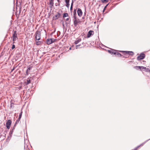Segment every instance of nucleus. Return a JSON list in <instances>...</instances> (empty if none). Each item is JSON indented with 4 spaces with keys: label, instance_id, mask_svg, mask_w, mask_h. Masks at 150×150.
I'll use <instances>...</instances> for the list:
<instances>
[{
    "label": "nucleus",
    "instance_id": "nucleus-13",
    "mask_svg": "<svg viewBox=\"0 0 150 150\" xmlns=\"http://www.w3.org/2000/svg\"><path fill=\"white\" fill-rule=\"evenodd\" d=\"M32 67H30L27 69L26 71V74L27 75H28V72H29L30 71Z\"/></svg>",
    "mask_w": 150,
    "mask_h": 150
},
{
    "label": "nucleus",
    "instance_id": "nucleus-30",
    "mask_svg": "<svg viewBox=\"0 0 150 150\" xmlns=\"http://www.w3.org/2000/svg\"><path fill=\"white\" fill-rule=\"evenodd\" d=\"M50 5V12H51V11L52 10L53 7L54 6V4H49Z\"/></svg>",
    "mask_w": 150,
    "mask_h": 150
},
{
    "label": "nucleus",
    "instance_id": "nucleus-31",
    "mask_svg": "<svg viewBox=\"0 0 150 150\" xmlns=\"http://www.w3.org/2000/svg\"><path fill=\"white\" fill-rule=\"evenodd\" d=\"M74 19L73 20V21H77V20L78 19H79L78 18H77L76 17V16H73Z\"/></svg>",
    "mask_w": 150,
    "mask_h": 150
},
{
    "label": "nucleus",
    "instance_id": "nucleus-18",
    "mask_svg": "<svg viewBox=\"0 0 150 150\" xmlns=\"http://www.w3.org/2000/svg\"><path fill=\"white\" fill-rule=\"evenodd\" d=\"M69 18H68L66 19V25L68 24H70V22H71V19L70 20L69 22H67V21H69Z\"/></svg>",
    "mask_w": 150,
    "mask_h": 150
},
{
    "label": "nucleus",
    "instance_id": "nucleus-5",
    "mask_svg": "<svg viewBox=\"0 0 150 150\" xmlns=\"http://www.w3.org/2000/svg\"><path fill=\"white\" fill-rule=\"evenodd\" d=\"M12 123V121L11 120H7L6 123V127L8 129H9Z\"/></svg>",
    "mask_w": 150,
    "mask_h": 150
},
{
    "label": "nucleus",
    "instance_id": "nucleus-59",
    "mask_svg": "<svg viewBox=\"0 0 150 150\" xmlns=\"http://www.w3.org/2000/svg\"><path fill=\"white\" fill-rule=\"evenodd\" d=\"M86 13H84V14H85H85H86Z\"/></svg>",
    "mask_w": 150,
    "mask_h": 150
},
{
    "label": "nucleus",
    "instance_id": "nucleus-23",
    "mask_svg": "<svg viewBox=\"0 0 150 150\" xmlns=\"http://www.w3.org/2000/svg\"><path fill=\"white\" fill-rule=\"evenodd\" d=\"M109 0H100L103 3H106L108 2Z\"/></svg>",
    "mask_w": 150,
    "mask_h": 150
},
{
    "label": "nucleus",
    "instance_id": "nucleus-36",
    "mask_svg": "<svg viewBox=\"0 0 150 150\" xmlns=\"http://www.w3.org/2000/svg\"><path fill=\"white\" fill-rule=\"evenodd\" d=\"M15 48V45L14 44H13L12 47H11L12 49L13 50Z\"/></svg>",
    "mask_w": 150,
    "mask_h": 150
},
{
    "label": "nucleus",
    "instance_id": "nucleus-19",
    "mask_svg": "<svg viewBox=\"0 0 150 150\" xmlns=\"http://www.w3.org/2000/svg\"><path fill=\"white\" fill-rule=\"evenodd\" d=\"M14 131V130H13V129H12L11 130H10L9 133V135H10V138H11V137H12V135Z\"/></svg>",
    "mask_w": 150,
    "mask_h": 150
},
{
    "label": "nucleus",
    "instance_id": "nucleus-11",
    "mask_svg": "<svg viewBox=\"0 0 150 150\" xmlns=\"http://www.w3.org/2000/svg\"><path fill=\"white\" fill-rule=\"evenodd\" d=\"M74 25L75 27H76L78 25V23H80L81 21L79 19H78L77 21H74Z\"/></svg>",
    "mask_w": 150,
    "mask_h": 150
},
{
    "label": "nucleus",
    "instance_id": "nucleus-34",
    "mask_svg": "<svg viewBox=\"0 0 150 150\" xmlns=\"http://www.w3.org/2000/svg\"><path fill=\"white\" fill-rule=\"evenodd\" d=\"M117 55L119 57H120L122 56V55L120 53L118 52H117Z\"/></svg>",
    "mask_w": 150,
    "mask_h": 150
},
{
    "label": "nucleus",
    "instance_id": "nucleus-14",
    "mask_svg": "<svg viewBox=\"0 0 150 150\" xmlns=\"http://www.w3.org/2000/svg\"><path fill=\"white\" fill-rule=\"evenodd\" d=\"M81 40V38H78L74 42V43L75 45H76L78 44L79 42H80Z\"/></svg>",
    "mask_w": 150,
    "mask_h": 150
},
{
    "label": "nucleus",
    "instance_id": "nucleus-20",
    "mask_svg": "<svg viewBox=\"0 0 150 150\" xmlns=\"http://www.w3.org/2000/svg\"><path fill=\"white\" fill-rule=\"evenodd\" d=\"M109 3H108V4H107L106 5V6L104 7V8L103 10V13L106 10L107 7L109 5Z\"/></svg>",
    "mask_w": 150,
    "mask_h": 150
},
{
    "label": "nucleus",
    "instance_id": "nucleus-51",
    "mask_svg": "<svg viewBox=\"0 0 150 150\" xmlns=\"http://www.w3.org/2000/svg\"><path fill=\"white\" fill-rule=\"evenodd\" d=\"M15 127H13V128H12V129H13V130H14L15 129Z\"/></svg>",
    "mask_w": 150,
    "mask_h": 150
},
{
    "label": "nucleus",
    "instance_id": "nucleus-41",
    "mask_svg": "<svg viewBox=\"0 0 150 150\" xmlns=\"http://www.w3.org/2000/svg\"><path fill=\"white\" fill-rule=\"evenodd\" d=\"M14 104L13 103H11V105H10V107L11 108H12V105H14Z\"/></svg>",
    "mask_w": 150,
    "mask_h": 150
},
{
    "label": "nucleus",
    "instance_id": "nucleus-56",
    "mask_svg": "<svg viewBox=\"0 0 150 150\" xmlns=\"http://www.w3.org/2000/svg\"><path fill=\"white\" fill-rule=\"evenodd\" d=\"M82 18H83V19H84V16L83 17H82Z\"/></svg>",
    "mask_w": 150,
    "mask_h": 150
},
{
    "label": "nucleus",
    "instance_id": "nucleus-26",
    "mask_svg": "<svg viewBox=\"0 0 150 150\" xmlns=\"http://www.w3.org/2000/svg\"><path fill=\"white\" fill-rule=\"evenodd\" d=\"M117 50H114V49H113V52H112V54H114V55H115V54H117Z\"/></svg>",
    "mask_w": 150,
    "mask_h": 150
},
{
    "label": "nucleus",
    "instance_id": "nucleus-47",
    "mask_svg": "<svg viewBox=\"0 0 150 150\" xmlns=\"http://www.w3.org/2000/svg\"><path fill=\"white\" fill-rule=\"evenodd\" d=\"M17 124H16V123H15V124L14 125H13V127H16V125Z\"/></svg>",
    "mask_w": 150,
    "mask_h": 150
},
{
    "label": "nucleus",
    "instance_id": "nucleus-9",
    "mask_svg": "<svg viewBox=\"0 0 150 150\" xmlns=\"http://www.w3.org/2000/svg\"><path fill=\"white\" fill-rule=\"evenodd\" d=\"M94 32L92 30H89L87 34V38H90L91 36V35H93L94 34Z\"/></svg>",
    "mask_w": 150,
    "mask_h": 150
},
{
    "label": "nucleus",
    "instance_id": "nucleus-29",
    "mask_svg": "<svg viewBox=\"0 0 150 150\" xmlns=\"http://www.w3.org/2000/svg\"><path fill=\"white\" fill-rule=\"evenodd\" d=\"M17 67V66H14L13 68V69H11V71H10V73H11L13 71V70H14Z\"/></svg>",
    "mask_w": 150,
    "mask_h": 150
},
{
    "label": "nucleus",
    "instance_id": "nucleus-44",
    "mask_svg": "<svg viewBox=\"0 0 150 150\" xmlns=\"http://www.w3.org/2000/svg\"><path fill=\"white\" fill-rule=\"evenodd\" d=\"M57 2L58 3L60 4V2H61L60 0H57Z\"/></svg>",
    "mask_w": 150,
    "mask_h": 150
},
{
    "label": "nucleus",
    "instance_id": "nucleus-16",
    "mask_svg": "<svg viewBox=\"0 0 150 150\" xmlns=\"http://www.w3.org/2000/svg\"><path fill=\"white\" fill-rule=\"evenodd\" d=\"M68 14L67 13H64L63 14V17L64 18L68 16Z\"/></svg>",
    "mask_w": 150,
    "mask_h": 150
},
{
    "label": "nucleus",
    "instance_id": "nucleus-3",
    "mask_svg": "<svg viewBox=\"0 0 150 150\" xmlns=\"http://www.w3.org/2000/svg\"><path fill=\"white\" fill-rule=\"evenodd\" d=\"M120 52H122L124 55L126 54H129L130 55L132 56L134 55V52L132 51H120Z\"/></svg>",
    "mask_w": 150,
    "mask_h": 150
},
{
    "label": "nucleus",
    "instance_id": "nucleus-35",
    "mask_svg": "<svg viewBox=\"0 0 150 150\" xmlns=\"http://www.w3.org/2000/svg\"><path fill=\"white\" fill-rule=\"evenodd\" d=\"M20 120L21 119H19V118H18V119L16 120L15 122V123H16V124H18L20 122Z\"/></svg>",
    "mask_w": 150,
    "mask_h": 150
},
{
    "label": "nucleus",
    "instance_id": "nucleus-15",
    "mask_svg": "<svg viewBox=\"0 0 150 150\" xmlns=\"http://www.w3.org/2000/svg\"><path fill=\"white\" fill-rule=\"evenodd\" d=\"M13 37L14 38H16L17 37V34L16 33V31H14L13 33Z\"/></svg>",
    "mask_w": 150,
    "mask_h": 150
},
{
    "label": "nucleus",
    "instance_id": "nucleus-48",
    "mask_svg": "<svg viewBox=\"0 0 150 150\" xmlns=\"http://www.w3.org/2000/svg\"><path fill=\"white\" fill-rule=\"evenodd\" d=\"M17 124H16V123H15V124L14 125H13V127H16V125Z\"/></svg>",
    "mask_w": 150,
    "mask_h": 150
},
{
    "label": "nucleus",
    "instance_id": "nucleus-10",
    "mask_svg": "<svg viewBox=\"0 0 150 150\" xmlns=\"http://www.w3.org/2000/svg\"><path fill=\"white\" fill-rule=\"evenodd\" d=\"M45 41L43 40H41L40 41H36V44L37 45H42L44 44Z\"/></svg>",
    "mask_w": 150,
    "mask_h": 150
},
{
    "label": "nucleus",
    "instance_id": "nucleus-4",
    "mask_svg": "<svg viewBox=\"0 0 150 150\" xmlns=\"http://www.w3.org/2000/svg\"><path fill=\"white\" fill-rule=\"evenodd\" d=\"M145 57V54L143 53H141L137 57V59L138 61H140L144 59Z\"/></svg>",
    "mask_w": 150,
    "mask_h": 150
},
{
    "label": "nucleus",
    "instance_id": "nucleus-57",
    "mask_svg": "<svg viewBox=\"0 0 150 150\" xmlns=\"http://www.w3.org/2000/svg\"><path fill=\"white\" fill-rule=\"evenodd\" d=\"M47 10H49V9H48V8H47Z\"/></svg>",
    "mask_w": 150,
    "mask_h": 150
},
{
    "label": "nucleus",
    "instance_id": "nucleus-28",
    "mask_svg": "<svg viewBox=\"0 0 150 150\" xmlns=\"http://www.w3.org/2000/svg\"><path fill=\"white\" fill-rule=\"evenodd\" d=\"M50 1L49 4H54V0H49Z\"/></svg>",
    "mask_w": 150,
    "mask_h": 150
},
{
    "label": "nucleus",
    "instance_id": "nucleus-42",
    "mask_svg": "<svg viewBox=\"0 0 150 150\" xmlns=\"http://www.w3.org/2000/svg\"><path fill=\"white\" fill-rule=\"evenodd\" d=\"M16 38H13V41H16Z\"/></svg>",
    "mask_w": 150,
    "mask_h": 150
},
{
    "label": "nucleus",
    "instance_id": "nucleus-50",
    "mask_svg": "<svg viewBox=\"0 0 150 150\" xmlns=\"http://www.w3.org/2000/svg\"><path fill=\"white\" fill-rule=\"evenodd\" d=\"M122 57L124 58H127V57L122 56Z\"/></svg>",
    "mask_w": 150,
    "mask_h": 150
},
{
    "label": "nucleus",
    "instance_id": "nucleus-27",
    "mask_svg": "<svg viewBox=\"0 0 150 150\" xmlns=\"http://www.w3.org/2000/svg\"><path fill=\"white\" fill-rule=\"evenodd\" d=\"M81 46V45L80 44L78 45H75V46L76 47V49H77L79 48H82V47H80Z\"/></svg>",
    "mask_w": 150,
    "mask_h": 150
},
{
    "label": "nucleus",
    "instance_id": "nucleus-33",
    "mask_svg": "<svg viewBox=\"0 0 150 150\" xmlns=\"http://www.w3.org/2000/svg\"><path fill=\"white\" fill-rule=\"evenodd\" d=\"M22 112L21 111L19 114V116H18V118H19V119H21V117H22Z\"/></svg>",
    "mask_w": 150,
    "mask_h": 150
},
{
    "label": "nucleus",
    "instance_id": "nucleus-40",
    "mask_svg": "<svg viewBox=\"0 0 150 150\" xmlns=\"http://www.w3.org/2000/svg\"><path fill=\"white\" fill-rule=\"evenodd\" d=\"M73 6H71L70 10L71 12V11L73 10Z\"/></svg>",
    "mask_w": 150,
    "mask_h": 150
},
{
    "label": "nucleus",
    "instance_id": "nucleus-6",
    "mask_svg": "<svg viewBox=\"0 0 150 150\" xmlns=\"http://www.w3.org/2000/svg\"><path fill=\"white\" fill-rule=\"evenodd\" d=\"M134 68L137 70H140V71H144V69H146V67L143 66H136L134 67Z\"/></svg>",
    "mask_w": 150,
    "mask_h": 150
},
{
    "label": "nucleus",
    "instance_id": "nucleus-54",
    "mask_svg": "<svg viewBox=\"0 0 150 150\" xmlns=\"http://www.w3.org/2000/svg\"><path fill=\"white\" fill-rule=\"evenodd\" d=\"M43 55H42L41 56H40V58H41V57H42L43 56Z\"/></svg>",
    "mask_w": 150,
    "mask_h": 150
},
{
    "label": "nucleus",
    "instance_id": "nucleus-46",
    "mask_svg": "<svg viewBox=\"0 0 150 150\" xmlns=\"http://www.w3.org/2000/svg\"><path fill=\"white\" fill-rule=\"evenodd\" d=\"M65 2H69L70 0H64Z\"/></svg>",
    "mask_w": 150,
    "mask_h": 150
},
{
    "label": "nucleus",
    "instance_id": "nucleus-37",
    "mask_svg": "<svg viewBox=\"0 0 150 150\" xmlns=\"http://www.w3.org/2000/svg\"><path fill=\"white\" fill-rule=\"evenodd\" d=\"M74 46H72V47H70L69 48V50H71L72 49V50H74Z\"/></svg>",
    "mask_w": 150,
    "mask_h": 150
},
{
    "label": "nucleus",
    "instance_id": "nucleus-17",
    "mask_svg": "<svg viewBox=\"0 0 150 150\" xmlns=\"http://www.w3.org/2000/svg\"><path fill=\"white\" fill-rule=\"evenodd\" d=\"M77 8L74 9L73 11V16H76Z\"/></svg>",
    "mask_w": 150,
    "mask_h": 150
},
{
    "label": "nucleus",
    "instance_id": "nucleus-39",
    "mask_svg": "<svg viewBox=\"0 0 150 150\" xmlns=\"http://www.w3.org/2000/svg\"><path fill=\"white\" fill-rule=\"evenodd\" d=\"M59 5H60L59 3H56L55 4V6H59Z\"/></svg>",
    "mask_w": 150,
    "mask_h": 150
},
{
    "label": "nucleus",
    "instance_id": "nucleus-24",
    "mask_svg": "<svg viewBox=\"0 0 150 150\" xmlns=\"http://www.w3.org/2000/svg\"><path fill=\"white\" fill-rule=\"evenodd\" d=\"M31 82V80L30 79H28L27 80L25 84L26 85H28Z\"/></svg>",
    "mask_w": 150,
    "mask_h": 150
},
{
    "label": "nucleus",
    "instance_id": "nucleus-55",
    "mask_svg": "<svg viewBox=\"0 0 150 150\" xmlns=\"http://www.w3.org/2000/svg\"><path fill=\"white\" fill-rule=\"evenodd\" d=\"M143 62H145V61H143Z\"/></svg>",
    "mask_w": 150,
    "mask_h": 150
},
{
    "label": "nucleus",
    "instance_id": "nucleus-45",
    "mask_svg": "<svg viewBox=\"0 0 150 150\" xmlns=\"http://www.w3.org/2000/svg\"><path fill=\"white\" fill-rule=\"evenodd\" d=\"M62 26L64 28V22L62 23Z\"/></svg>",
    "mask_w": 150,
    "mask_h": 150
},
{
    "label": "nucleus",
    "instance_id": "nucleus-12",
    "mask_svg": "<svg viewBox=\"0 0 150 150\" xmlns=\"http://www.w3.org/2000/svg\"><path fill=\"white\" fill-rule=\"evenodd\" d=\"M149 140H150V138L148 139V140H146L142 144H141L140 145H139L138 146H137L136 147L137 148V149L139 148L140 146H142L143 145L145 144L146 142H148Z\"/></svg>",
    "mask_w": 150,
    "mask_h": 150
},
{
    "label": "nucleus",
    "instance_id": "nucleus-32",
    "mask_svg": "<svg viewBox=\"0 0 150 150\" xmlns=\"http://www.w3.org/2000/svg\"><path fill=\"white\" fill-rule=\"evenodd\" d=\"M113 50V49H111V50H108V52L109 53L112 54Z\"/></svg>",
    "mask_w": 150,
    "mask_h": 150
},
{
    "label": "nucleus",
    "instance_id": "nucleus-52",
    "mask_svg": "<svg viewBox=\"0 0 150 150\" xmlns=\"http://www.w3.org/2000/svg\"><path fill=\"white\" fill-rule=\"evenodd\" d=\"M3 129L2 128H1L0 129V130L2 131L3 130Z\"/></svg>",
    "mask_w": 150,
    "mask_h": 150
},
{
    "label": "nucleus",
    "instance_id": "nucleus-53",
    "mask_svg": "<svg viewBox=\"0 0 150 150\" xmlns=\"http://www.w3.org/2000/svg\"><path fill=\"white\" fill-rule=\"evenodd\" d=\"M101 6V4H99V6L100 7V6Z\"/></svg>",
    "mask_w": 150,
    "mask_h": 150
},
{
    "label": "nucleus",
    "instance_id": "nucleus-22",
    "mask_svg": "<svg viewBox=\"0 0 150 150\" xmlns=\"http://www.w3.org/2000/svg\"><path fill=\"white\" fill-rule=\"evenodd\" d=\"M144 71H145L147 72H150V70L148 68H146V69H144Z\"/></svg>",
    "mask_w": 150,
    "mask_h": 150
},
{
    "label": "nucleus",
    "instance_id": "nucleus-49",
    "mask_svg": "<svg viewBox=\"0 0 150 150\" xmlns=\"http://www.w3.org/2000/svg\"><path fill=\"white\" fill-rule=\"evenodd\" d=\"M137 148L136 147L134 149H132V150H137Z\"/></svg>",
    "mask_w": 150,
    "mask_h": 150
},
{
    "label": "nucleus",
    "instance_id": "nucleus-58",
    "mask_svg": "<svg viewBox=\"0 0 150 150\" xmlns=\"http://www.w3.org/2000/svg\"><path fill=\"white\" fill-rule=\"evenodd\" d=\"M76 0H74V1H75Z\"/></svg>",
    "mask_w": 150,
    "mask_h": 150
},
{
    "label": "nucleus",
    "instance_id": "nucleus-38",
    "mask_svg": "<svg viewBox=\"0 0 150 150\" xmlns=\"http://www.w3.org/2000/svg\"><path fill=\"white\" fill-rule=\"evenodd\" d=\"M74 3V0H72V1H71V6H73Z\"/></svg>",
    "mask_w": 150,
    "mask_h": 150
},
{
    "label": "nucleus",
    "instance_id": "nucleus-8",
    "mask_svg": "<svg viewBox=\"0 0 150 150\" xmlns=\"http://www.w3.org/2000/svg\"><path fill=\"white\" fill-rule=\"evenodd\" d=\"M77 13L78 16L81 17L82 15L83 12L81 9L79 8H77Z\"/></svg>",
    "mask_w": 150,
    "mask_h": 150
},
{
    "label": "nucleus",
    "instance_id": "nucleus-43",
    "mask_svg": "<svg viewBox=\"0 0 150 150\" xmlns=\"http://www.w3.org/2000/svg\"><path fill=\"white\" fill-rule=\"evenodd\" d=\"M9 138H10H10H10V136H8V137L6 139V141H8V139Z\"/></svg>",
    "mask_w": 150,
    "mask_h": 150
},
{
    "label": "nucleus",
    "instance_id": "nucleus-1",
    "mask_svg": "<svg viewBox=\"0 0 150 150\" xmlns=\"http://www.w3.org/2000/svg\"><path fill=\"white\" fill-rule=\"evenodd\" d=\"M35 39L36 40H39L41 38V32L40 31L37 30L35 34Z\"/></svg>",
    "mask_w": 150,
    "mask_h": 150
},
{
    "label": "nucleus",
    "instance_id": "nucleus-7",
    "mask_svg": "<svg viewBox=\"0 0 150 150\" xmlns=\"http://www.w3.org/2000/svg\"><path fill=\"white\" fill-rule=\"evenodd\" d=\"M61 14L58 12L57 13V14L53 17V19L54 20H56L58 19L59 18L61 17Z\"/></svg>",
    "mask_w": 150,
    "mask_h": 150
},
{
    "label": "nucleus",
    "instance_id": "nucleus-2",
    "mask_svg": "<svg viewBox=\"0 0 150 150\" xmlns=\"http://www.w3.org/2000/svg\"><path fill=\"white\" fill-rule=\"evenodd\" d=\"M56 40V39L51 38L50 39H47L45 42H46L47 45H49L55 42Z\"/></svg>",
    "mask_w": 150,
    "mask_h": 150
},
{
    "label": "nucleus",
    "instance_id": "nucleus-25",
    "mask_svg": "<svg viewBox=\"0 0 150 150\" xmlns=\"http://www.w3.org/2000/svg\"><path fill=\"white\" fill-rule=\"evenodd\" d=\"M117 50H114V49H113V52H112V54H114V55H115V54H117Z\"/></svg>",
    "mask_w": 150,
    "mask_h": 150
},
{
    "label": "nucleus",
    "instance_id": "nucleus-21",
    "mask_svg": "<svg viewBox=\"0 0 150 150\" xmlns=\"http://www.w3.org/2000/svg\"><path fill=\"white\" fill-rule=\"evenodd\" d=\"M66 3L65 6L68 8H69V7L70 4L69 2H65Z\"/></svg>",
    "mask_w": 150,
    "mask_h": 150
}]
</instances>
